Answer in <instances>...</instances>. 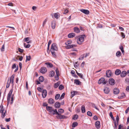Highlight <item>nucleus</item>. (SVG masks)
Here are the masks:
<instances>
[{"instance_id": "nucleus-9", "label": "nucleus", "mask_w": 129, "mask_h": 129, "mask_svg": "<svg viewBox=\"0 0 129 129\" xmlns=\"http://www.w3.org/2000/svg\"><path fill=\"white\" fill-rule=\"evenodd\" d=\"M47 71V69L45 67H42L40 69V72L42 74L46 73Z\"/></svg>"}, {"instance_id": "nucleus-38", "label": "nucleus", "mask_w": 129, "mask_h": 129, "mask_svg": "<svg viewBox=\"0 0 129 129\" xmlns=\"http://www.w3.org/2000/svg\"><path fill=\"white\" fill-rule=\"evenodd\" d=\"M60 96V94H56L55 96V99L57 100L58 99Z\"/></svg>"}, {"instance_id": "nucleus-49", "label": "nucleus", "mask_w": 129, "mask_h": 129, "mask_svg": "<svg viewBox=\"0 0 129 129\" xmlns=\"http://www.w3.org/2000/svg\"><path fill=\"white\" fill-rule=\"evenodd\" d=\"M37 90L40 92H42V90H43V89L40 87H38L37 88Z\"/></svg>"}, {"instance_id": "nucleus-22", "label": "nucleus", "mask_w": 129, "mask_h": 129, "mask_svg": "<svg viewBox=\"0 0 129 129\" xmlns=\"http://www.w3.org/2000/svg\"><path fill=\"white\" fill-rule=\"evenodd\" d=\"M104 91L105 93H108L110 91L109 88L107 87H105L104 89Z\"/></svg>"}, {"instance_id": "nucleus-7", "label": "nucleus", "mask_w": 129, "mask_h": 129, "mask_svg": "<svg viewBox=\"0 0 129 129\" xmlns=\"http://www.w3.org/2000/svg\"><path fill=\"white\" fill-rule=\"evenodd\" d=\"M80 11L86 15H88L89 14L90 12L89 11L87 10L82 9L80 10Z\"/></svg>"}, {"instance_id": "nucleus-19", "label": "nucleus", "mask_w": 129, "mask_h": 129, "mask_svg": "<svg viewBox=\"0 0 129 129\" xmlns=\"http://www.w3.org/2000/svg\"><path fill=\"white\" fill-rule=\"evenodd\" d=\"M75 36V33H72L69 34L68 35V37L69 38H72L74 37Z\"/></svg>"}, {"instance_id": "nucleus-53", "label": "nucleus", "mask_w": 129, "mask_h": 129, "mask_svg": "<svg viewBox=\"0 0 129 129\" xmlns=\"http://www.w3.org/2000/svg\"><path fill=\"white\" fill-rule=\"evenodd\" d=\"M1 50L2 51H3L5 50V46L4 45L2 46V48H1Z\"/></svg>"}, {"instance_id": "nucleus-2", "label": "nucleus", "mask_w": 129, "mask_h": 129, "mask_svg": "<svg viewBox=\"0 0 129 129\" xmlns=\"http://www.w3.org/2000/svg\"><path fill=\"white\" fill-rule=\"evenodd\" d=\"M53 115L56 114L57 115L56 116V117L58 119H66L68 118L67 116H65L63 115H62L61 114L58 113L57 111V110L55 109L54 110L53 109V112H52Z\"/></svg>"}, {"instance_id": "nucleus-10", "label": "nucleus", "mask_w": 129, "mask_h": 129, "mask_svg": "<svg viewBox=\"0 0 129 129\" xmlns=\"http://www.w3.org/2000/svg\"><path fill=\"white\" fill-rule=\"evenodd\" d=\"M109 83L111 85H113L115 84V82L113 79L111 78L109 80Z\"/></svg>"}, {"instance_id": "nucleus-23", "label": "nucleus", "mask_w": 129, "mask_h": 129, "mask_svg": "<svg viewBox=\"0 0 129 129\" xmlns=\"http://www.w3.org/2000/svg\"><path fill=\"white\" fill-rule=\"evenodd\" d=\"M45 64L47 65V67H49L50 68H52L53 67V64L49 62H46Z\"/></svg>"}, {"instance_id": "nucleus-31", "label": "nucleus", "mask_w": 129, "mask_h": 129, "mask_svg": "<svg viewBox=\"0 0 129 129\" xmlns=\"http://www.w3.org/2000/svg\"><path fill=\"white\" fill-rule=\"evenodd\" d=\"M44 77L43 76H41L39 77V80L40 82H42L44 81Z\"/></svg>"}, {"instance_id": "nucleus-8", "label": "nucleus", "mask_w": 129, "mask_h": 129, "mask_svg": "<svg viewBox=\"0 0 129 129\" xmlns=\"http://www.w3.org/2000/svg\"><path fill=\"white\" fill-rule=\"evenodd\" d=\"M46 110L49 113H52L53 112V108L52 107L47 106L46 108Z\"/></svg>"}, {"instance_id": "nucleus-16", "label": "nucleus", "mask_w": 129, "mask_h": 129, "mask_svg": "<svg viewBox=\"0 0 129 129\" xmlns=\"http://www.w3.org/2000/svg\"><path fill=\"white\" fill-rule=\"evenodd\" d=\"M60 103L58 102H56L54 105L55 107L56 108H58L60 107Z\"/></svg>"}, {"instance_id": "nucleus-21", "label": "nucleus", "mask_w": 129, "mask_h": 129, "mask_svg": "<svg viewBox=\"0 0 129 129\" xmlns=\"http://www.w3.org/2000/svg\"><path fill=\"white\" fill-rule=\"evenodd\" d=\"M71 93L72 97H73L75 95L78 94V92L77 91H74L73 92H72Z\"/></svg>"}, {"instance_id": "nucleus-13", "label": "nucleus", "mask_w": 129, "mask_h": 129, "mask_svg": "<svg viewBox=\"0 0 129 129\" xmlns=\"http://www.w3.org/2000/svg\"><path fill=\"white\" fill-rule=\"evenodd\" d=\"M111 72L110 70H109L106 71V75L107 77H110L111 76Z\"/></svg>"}, {"instance_id": "nucleus-11", "label": "nucleus", "mask_w": 129, "mask_h": 129, "mask_svg": "<svg viewBox=\"0 0 129 129\" xmlns=\"http://www.w3.org/2000/svg\"><path fill=\"white\" fill-rule=\"evenodd\" d=\"M47 95V91L46 90H43L42 91V96L43 98H45Z\"/></svg>"}, {"instance_id": "nucleus-37", "label": "nucleus", "mask_w": 129, "mask_h": 129, "mask_svg": "<svg viewBox=\"0 0 129 129\" xmlns=\"http://www.w3.org/2000/svg\"><path fill=\"white\" fill-rule=\"evenodd\" d=\"M24 45L25 47L26 48H29L30 46V44H28L26 45V43H24Z\"/></svg>"}, {"instance_id": "nucleus-14", "label": "nucleus", "mask_w": 129, "mask_h": 129, "mask_svg": "<svg viewBox=\"0 0 129 129\" xmlns=\"http://www.w3.org/2000/svg\"><path fill=\"white\" fill-rule=\"evenodd\" d=\"M55 21L54 20H53L51 23V27L53 29H54L55 27Z\"/></svg>"}, {"instance_id": "nucleus-1", "label": "nucleus", "mask_w": 129, "mask_h": 129, "mask_svg": "<svg viewBox=\"0 0 129 129\" xmlns=\"http://www.w3.org/2000/svg\"><path fill=\"white\" fill-rule=\"evenodd\" d=\"M57 50L58 48L57 45L55 43H53L51 47L50 51L54 57H56L55 51H57Z\"/></svg>"}, {"instance_id": "nucleus-25", "label": "nucleus", "mask_w": 129, "mask_h": 129, "mask_svg": "<svg viewBox=\"0 0 129 129\" xmlns=\"http://www.w3.org/2000/svg\"><path fill=\"white\" fill-rule=\"evenodd\" d=\"M54 102L53 99L52 98H50L48 99V103L49 104H53Z\"/></svg>"}, {"instance_id": "nucleus-35", "label": "nucleus", "mask_w": 129, "mask_h": 129, "mask_svg": "<svg viewBox=\"0 0 129 129\" xmlns=\"http://www.w3.org/2000/svg\"><path fill=\"white\" fill-rule=\"evenodd\" d=\"M31 58V56L30 55L28 56H26V59L25 60V61L26 62L27 61H29Z\"/></svg>"}, {"instance_id": "nucleus-54", "label": "nucleus", "mask_w": 129, "mask_h": 129, "mask_svg": "<svg viewBox=\"0 0 129 129\" xmlns=\"http://www.w3.org/2000/svg\"><path fill=\"white\" fill-rule=\"evenodd\" d=\"M52 42V41L50 40H49L48 42V48H49L50 47V44H51Z\"/></svg>"}, {"instance_id": "nucleus-34", "label": "nucleus", "mask_w": 129, "mask_h": 129, "mask_svg": "<svg viewBox=\"0 0 129 129\" xmlns=\"http://www.w3.org/2000/svg\"><path fill=\"white\" fill-rule=\"evenodd\" d=\"M122 127V129H126V127H123V125L122 124H120L118 126V129H121V128Z\"/></svg>"}, {"instance_id": "nucleus-56", "label": "nucleus", "mask_w": 129, "mask_h": 129, "mask_svg": "<svg viewBox=\"0 0 129 129\" xmlns=\"http://www.w3.org/2000/svg\"><path fill=\"white\" fill-rule=\"evenodd\" d=\"M77 75L81 78H83V75L81 73H77Z\"/></svg>"}, {"instance_id": "nucleus-64", "label": "nucleus", "mask_w": 129, "mask_h": 129, "mask_svg": "<svg viewBox=\"0 0 129 129\" xmlns=\"http://www.w3.org/2000/svg\"><path fill=\"white\" fill-rule=\"evenodd\" d=\"M129 111V107L127 108L126 109V110L125 111V113L126 114H127L128 112Z\"/></svg>"}, {"instance_id": "nucleus-6", "label": "nucleus", "mask_w": 129, "mask_h": 129, "mask_svg": "<svg viewBox=\"0 0 129 129\" xmlns=\"http://www.w3.org/2000/svg\"><path fill=\"white\" fill-rule=\"evenodd\" d=\"M108 82L107 81H105L104 78L102 77L98 81V83L101 84L103 83V84H105Z\"/></svg>"}, {"instance_id": "nucleus-17", "label": "nucleus", "mask_w": 129, "mask_h": 129, "mask_svg": "<svg viewBox=\"0 0 129 129\" xmlns=\"http://www.w3.org/2000/svg\"><path fill=\"white\" fill-rule=\"evenodd\" d=\"M120 73V76L122 77H125L127 74L126 72L125 71H123Z\"/></svg>"}, {"instance_id": "nucleus-41", "label": "nucleus", "mask_w": 129, "mask_h": 129, "mask_svg": "<svg viewBox=\"0 0 129 129\" xmlns=\"http://www.w3.org/2000/svg\"><path fill=\"white\" fill-rule=\"evenodd\" d=\"M64 86L62 85H60L59 87V89L60 90H62L64 88Z\"/></svg>"}, {"instance_id": "nucleus-30", "label": "nucleus", "mask_w": 129, "mask_h": 129, "mask_svg": "<svg viewBox=\"0 0 129 129\" xmlns=\"http://www.w3.org/2000/svg\"><path fill=\"white\" fill-rule=\"evenodd\" d=\"M78 125V123L77 122H73L72 125V126L73 127H75Z\"/></svg>"}, {"instance_id": "nucleus-50", "label": "nucleus", "mask_w": 129, "mask_h": 129, "mask_svg": "<svg viewBox=\"0 0 129 129\" xmlns=\"http://www.w3.org/2000/svg\"><path fill=\"white\" fill-rule=\"evenodd\" d=\"M92 106L93 107H94V108H95L97 110H99V109L94 104H92Z\"/></svg>"}, {"instance_id": "nucleus-55", "label": "nucleus", "mask_w": 129, "mask_h": 129, "mask_svg": "<svg viewBox=\"0 0 129 129\" xmlns=\"http://www.w3.org/2000/svg\"><path fill=\"white\" fill-rule=\"evenodd\" d=\"M18 50L20 53H22L24 51V50L21 49L20 48H18Z\"/></svg>"}, {"instance_id": "nucleus-27", "label": "nucleus", "mask_w": 129, "mask_h": 129, "mask_svg": "<svg viewBox=\"0 0 129 129\" xmlns=\"http://www.w3.org/2000/svg\"><path fill=\"white\" fill-rule=\"evenodd\" d=\"M81 110L82 113H84L85 112V108L84 106L83 105L81 107Z\"/></svg>"}, {"instance_id": "nucleus-4", "label": "nucleus", "mask_w": 129, "mask_h": 129, "mask_svg": "<svg viewBox=\"0 0 129 129\" xmlns=\"http://www.w3.org/2000/svg\"><path fill=\"white\" fill-rule=\"evenodd\" d=\"M13 91V88H12L10 90L7 96V105H8L9 103L10 99L11 98V94Z\"/></svg>"}, {"instance_id": "nucleus-61", "label": "nucleus", "mask_w": 129, "mask_h": 129, "mask_svg": "<svg viewBox=\"0 0 129 129\" xmlns=\"http://www.w3.org/2000/svg\"><path fill=\"white\" fill-rule=\"evenodd\" d=\"M18 57H20L19 58V60L20 61H21L22 60L23 57L22 56H18Z\"/></svg>"}, {"instance_id": "nucleus-52", "label": "nucleus", "mask_w": 129, "mask_h": 129, "mask_svg": "<svg viewBox=\"0 0 129 129\" xmlns=\"http://www.w3.org/2000/svg\"><path fill=\"white\" fill-rule=\"evenodd\" d=\"M14 94H13L12 95L11 97V104H12L13 103V96H14Z\"/></svg>"}, {"instance_id": "nucleus-36", "label": "nucleus", "mask_w": 129, "mask_h": 129, "mask_svg": "<svg viewBox=\"0 0 129 129\" xmlns=\"http://www.w3.org/2000/svg\"><path fill=\"white\" fill-rule=\"evenodd\" d=\"M78 116L77 114L74 115V117H73L72 119L75 120L77 119L78 118Z\"/></svg>"}, {"instance_id": "nucleus-42", "label": "nucleus", "mask_w": 129, "mask_h": 129, "mask_svg": "<svg viewBox=\"0 0 129 129\" xmlns=\"http://www.w3.org/2000/svg\"><path fill=\"white\" fill-rule=\"evenodd\" d=\"M11 82H9V79H8V82L7 84L6 88H8L10 86V84Z\"/></svg>"}, {"instance_id": "nucleus-44", "label": "nucleus", "mask_w": 129, "mask_h": 129, "mask_svg": "<svg viewBox=\"0 0 129 129\" xmlns=\"http://www.w3.org/2000/svg\"><path fill=\"white\" fill-rule=\"evenodd\" d=\"M65 95V93H63L61 95L59 99L61 100L64 98V96Z\"/></svg>"}, {"instance_id": "nucleus-18", "label": "nucleus", "mask_w": 129, "mask_h": 129, "mask_svg": "<svg viewBox=\"0 0 129 129\" xmlns=\"http://www.w3.org/2000/svg\"><path fill=\"white\" fill-rule=\"evenodd\" d=\"M74 31L77 33H79L80 32V30L79 28L77 27H75L74 28Z\"/></svg>"}, {"instance_id": "nucleus-33", "label": "nucleus", "mask_w": 129, "mask_h": 129, "mask_svg": "<svg viewBox=\"0 0 129 129\" xmlns=\"http://www.w3.org/2000/svg\"><path fill=\"white\" fill-rule=\"evenodd\" d=\"M66 45V46H65V47L67 49H70L72 48V45L69 44Z\"/></svg>"}, {"instance_id": "nucleus-15", "label": "nucleus", "mask_w": 129, "mask_h": 129, "mask_svg": "<svg viewBox=\"0 0 129 129\" xmlns=\"http://www.w3.org/2000/svg\"><path fill=\"white\" fill-rule=\"evenodd\" d=\"M119 92V89L117 88H115L113 90V92L115 94H118Z\"/></svg>"}, {"instance_id": "nucleus-26", "label": "nucleus", "mask_w": 129, "mask_h": 129, "mask_svg": "<svg viewBox=\"0 0 129 129\" xmlns=\"http://www.w3.org/2000/svg\"><path fill=\"white\" fill-rule=\"evenodd\" d=\"M121 73V71L119 69H116L115 72V74L116 75H119Z\"/></svg>"}, {"instance_id": "nucleus-3", "label": "nucleus", "mask_w": 129, "mask_h": 129, "mask_svg": "<svg viewBox=\"0 0 129 129\" xmlns=\"http://www.w3.org/2000/svg\"><path fill=\"white\" fill-rule=\"evenodd\" d=\"M85 37H86L85 35H82L78 36V38L77 40V43L79 45L82 44V43L84 41Z\"/></svg>"}, {"instance_id": "nucleus-57", "label": "nucleus", "mask_w": 129, "mask_h": 129, "mask_svg": "<svg viewBox=\"0 0 129 129\" xmlns=\"http://www.w3.org/2000/svg\"><path fill=\"white\" fill-rule=\"evenodd\" d=\"M121 36L122 37V38H125V35L124 34L123 32H121Z\"/></svg>"}, {"instance_id": "nucleus-39", "label": "nucleus", "mask_w": 129, "mask_h": 129, "mask_svg": "<svg viewBox=\"0 0 129 129\" xmlns=\"http://www.w3.org/2000/svg\"><path fill=\"white\" fill-rule=\"evenodd\" d=\"M109 115L110 117H111L112 119H113L114 121H115V120H114V118L113 116L112 113V112H110Z\"/></svg>"}, {"instance_id": "nucleus-32", "label": "nucleus", "mask_w": 129, "mask_h": 129, "mask_svg": "<svg viewBox=\"0 0 129 129\" xmlns=\"http://www.w3.org/2000/svg\"><path fill=\"white\" fill-rule=\"evenodd\" d=\"M121 52L119 51H117L116 53V55L117 57H120L121 55Z\"/></svg>"}, {"instance_id": "nucleus-58", "label": "nucleus", "mask_w": 129, "mask_h": 129, "mask_svg": "<svg viewBox=\"0 0 129 129\" xmlns=\"http://www.w3.org/2000/svg\"><path fill=\"white\" fill-rule=\"evenodd\" d=\"M68 10L67 9H66L64 10L63 13L64 14H66L68 13Z\"/></svg>"}, {"instance_id": "nucleus-5", "label": "nucleus", "mask_w": 129, "mask_h": 129, "mask_svg": "<svg viewBox=\"0 0 129 129\" xmlns=\"http://www.w3.org/2000/svg\"><path fill=\"white\" fill-rule=\"evenodd\" d=\"M4 108H3V106L2 104H1L0 106V112L2 113V115L1 116V117L3 118H4L5 117V113L6 112V111H5V112L4 113Z\"/></svg>"}, {"instance_id": "nucleus-24", "label": "nucleus", "mask_w": 129, "mask_h": 129, "mask_svg": "<svg viewBox=\"0 0 129 129\" xmlns=\"http://www.w3.org/2000/svg\"><path fill=\"white\" fill-rule=\"evenodd\" d=\"M74 83L77 85H79L81 82L78 79H75L74 80Z\"/></svg>"}, {"instance_id": "nucleus-40", "label": "nucleus", "mask_w": 129, "mask_h": 129, "mask_svg": "<svg viewBox=\"0 0 129 129\" xmlns=\"http://www.w3.org/2000/svg\"><path fill=\"white\" fill-rule=\"evenodd\" d=\"M58 111L59 113H62L64 112V110L62 109H58Z\"/></svg>"}, {"instance_id": "nucleus-20", "label": "nucleus", "mask_w": 129, "mask_h": 129, "mask_svg": "<svg viewBox=\"0 0 129 129\" xmlns=\"http://www.w3.org/2000/svg\"><path fill=\"white\" fill-rule=\"evenodd\" d=\"M14 75H13L10 78V82L13 84L14 82Z\"/></svg>"}, {"instance_id": "nucleus-60", "label": "nucleus", "mask_w": 129, "mask_h": 129, "mask_svg": "<svg viewBox=\"0 0 129 129\" xmlns=\"http://www.w3.org/2000/svg\"><path fill=\"white\" fill-rule=\"evenodd\" d=\"M114 128H117V125H116V122L115 120L114 121Z\"/></svg>"}, {"instance_id": "nucleus-47", "label": "nucleus", "mask_w": 129, "mask_h": 129, "mask_svg": "<svg viewBox=\"0 0 129 129\" xmlns=\"http://www.w3.org/2000/svg\"><path fill=\"white\" fill-rule=\"evenodd\" d=\"M30 39V38L29 37H27L25 38L24 39V40L25 42H27Z\"/></svg>"}, {"instance_id": "nucleus-46", "label": "nucleus", "mask_w": 129, "mask_h": 129, "mask_svg": "<svg viewBox=\"0 0 129 129\" xmlns=\"http://www.w3.org/2000/svg\"><path fill=\"white\" fill-rule=\"evenodd\" d=\"M116 120L117 122V124L118 125V123L119 121V117L118 114H117V115L116 116Z\"/></svg>"}, {"instance_id": "nucleus-62", "label": "nucleus", "mask_w": 129, "mask_h": 129, "mask_svg": "<svg viewBox=\"0 0 129 129\" xmlns=\"http://www.w3.org/2000/svg\"><path fill=\"white\" fill-rule=\"evenodd\" d=\"M48 105V104L46 103H43V106L44 107H47Z\"/></svg>"}, {"instance_id": "nucleus-45", "label": "nucleus", "mask_w": 129, "mask_h": 129, "mask_svg": "<svg viewBox=\"0 0 129 129\" xmlns=\"http://www.w3.org/2000/svg\"><path fill=\"white\" fill-rule=\"evenodd\" d=\"M87 115L90 117L92 116V113L90 111H88L87 113Z\"/></svg>"}, {"instance_id": "nucleus-59", "label": "nucleus", "mask_w": 129, "mask_h": 129, "mask_svg": "<svg viewBox=\"0 0 129 129\" xmlns=\"http://www.w3.org/2000/svg\"><path fill=\"white\" fill-rule=\"evenodd\" d=\"M55 71L56 75H59V71L57 68L56 70Z\"/></svg>"}, {"instance_id": "nucleus-12", "label": "nucleus", "mask_w": 129, "mask_h": 129, "mask_svg": "<svg viewBox=\"0 0 129 129\" xmlns=\"http://www.w3.org/2000/svg\"><path fill=\"white\" fill-rule=\"evenodd\" d=\"M95 125L97 128L99 129L100 128V123L99 121H97L95 122Z\"/></svg>"}, {"instance_id": "nucleus-29", "label": "nucleus", "mask_w": 129, "mask_h": 129, "mask_svg": "<svg viewBox=\"0 0 129 129\" xmlns=\"http://www.w3.org/2000/svg\"><path fill=\"white\" fill-rule=\"evenodd\" d=\"M55 74V72L53 71H51L50 72L49 76L51 77H52L54 76Z\"/></svg>"}, {"instance_id": "nucleus-63", "label": "nucleus", "mask_w": 129, "mask_h": 129, "mask_svg": "<svg viewBox=\"0 0 129 129\" xmlns=\"http://www.w3.org/2000/svg\"><path fill=\"white\" fill-rule=\"evenodd\" d=\"M16 65L15 64H14L12 65V69H14L16 68Z\"/></svg>"}, {"instance_id": "nucleus-51", "label": "nucleus", "mask_w": 129, "mask_h": 129, "mask_svg": "<svg viewBox=\"0 0 129 129\" xmlns=\"http://www.w3.org/2000/svg\"><path fill=\"white\" fill-rule=\"evenodd\" d=\"M47 21V19H45V20L43 21V24L42 25V26L44 27V25L45 24L46 22Z\"/></svg>"}, {"instance_id": "nucleus-48", "label": "nucleus", "mask_w": 129, "mask_h": 129, "mask_svg": "<svg viewBox=\"0 0 129 129\" xmlns=\"http://www.w3.org/2000/svg\"><path fill=\"white\" fill-rule=\"evenodd\" d=\"M72 43V41H68L67 42L65 43L66 45L69 44H71Z\"/></svg>"}, {"instance_id": "nucleus-28", "label": "nucleus", "mask_w": 129, "mask_h": 129, "mask_svg": "<svg viewBox=\"0 0 129 129\" xmlns=\"http://www.w3.org/2000/svg\"><path fill=\"white\" fill-rule=\"evenodd\" d=\"M60 84V82H58L57 83H55L54 85V87L55 88H57L59 86Z\"/></svg>"}, {"instance_id": "nucleus-43", "label": "nucleus", "mask_w": 129, "mask_h": 129, "mask_svg": "<svg viewBox=\"0 0 129 129\" xmlns=\"http://www.w3.org/2000/svg\"><path fill=\"white\" fill-rule=\"evenodd\" d=\"M58 14H59V13H55L54 14V16L57 19L58 18Z\"/></svg>"}]
</instances>
